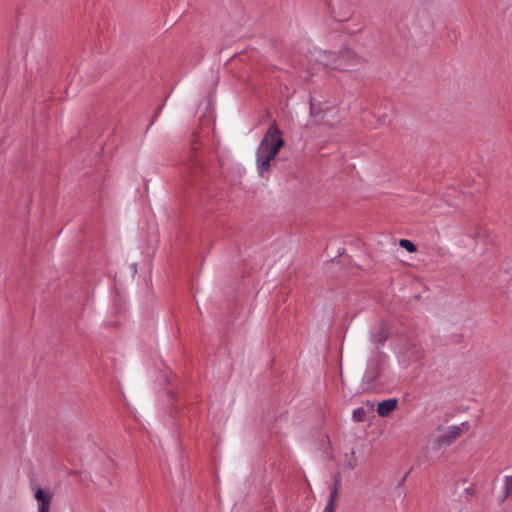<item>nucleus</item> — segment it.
Wrapping results in <instances>:
<instances>
[{"mask_svg": "<svg viewBox=\"0 0 512 512\" xmlns=\"http://www.w3.org/2000/svg\"><path fill=\"white\" fill-rule=\"evenodd\" d=\"M284 146V140L276 123L268 128L256 151V165L260 175L268 172L272 162Z\"/></svg>", "mask_w": 512, "mask_h": 512, "instance_id": "obj_1", "label": "nucleus"}, {"mask_svg": "<svg viewBox=\"0 0 512 512\" xmlns=\"http://www.w3.org/2000/svg\"><path fill=\"white\" fill-rule=\"evenodd\" d=\"M353 59L349 62L342 59V57H338V53L325 51L317 49L313 52L314 60L322 65L323 67H327L333 70H349L350 68L360 64L362 62V58L359 55H352Z\"/></svg>", "mask_w": 512, "mask_h": 512, "instance_id": "obj_2", "label": "nucleus"}, {"mask_svg": "<svg viewBox=\"0 0 512 512\" xmlns=\"http://www.w3.org/2000/svg\"><path fill=\"white\" fill-rule=\"evenodd\" d=\"M465 424L449 426L445 429H437L428 441V450L438 451L443 447L451 445L463 433Z\"/></svg>", "mask_w": 512, "mask_h": 512, "instance_id": "obj_3", "label": "nucleus"}, {"mask_svg": "<svg viewBox=\"0 0 512 512\" xmlns=\"http://www.w3.org/2000/svg\"><path fill=\"white\" fill-rule=\"evenodd\" d=\"M35 498L38 501V512H50V503L52 495L38 488L35 491Z\"/></svg>", "mask_w": 512, "mask_h": 512, "instance_id": "obj_4", "label": "nucleus"}, {"mask_svg": "<svg viewBox=\"0 0 512 512\" xmlns=\"http://www.w3.org/2000/svg\"><path fill=\"white\" fill-rule=\"evenodd\" d=\"M397 399H388L380 402L377 407V412L381 417H387L397 407Z\"/></svg>", "mask_w": 512, "mask_h": 512, "instance_id": "obj_5", "label": "nucleus"}, {"mask_svg": "<svg viewBox=\"0 0 512 512\" xmlns=\"http://www.w3.org/2000/svg\"><path fill=\"white\" fill-rule=\"evenodd\" d=\"M337 498H338V491H337V488L334 487L330 492L329 500H328L323 512H335Z\"/></svg>", "mask_w": 512, "mask_h": 512, "instance_id": "obj_6", "label": "nucleus"}, {"mask_svg": "<svg viewBox=\"0 0 512 512\" xmlns=\"http://www.w3.org/2000/svg\"><path fill=\"white\" fill-rule=\"evenodd\" d=\"M512 495V476L504 478V497L508 498Z\"/></svg>", "mask_w": 512, "mask_h": 512, "instance_id": "obj_7", "label": "nucleus"}, {"mask_svg": "<svg viewBox=\"0 0 512 512\" xmlns=\"http://www.w3.org/2000/svg\"><path fill=\"white\" fill-rule=\"evenodd\" d=\"M399 245H400V247L406 249L410 253H413L416 251V246L410 240L401 239L399 241Z\"/></svg>", "mask_w": 512, "mask_h": 512, "instance_id": "obj_8", "label": "nucleus"}, {"mask_svg": "<svg viewBox=\"0 0 512 512\" xmlns=\"http://www.w3.org/2000/svg\"><path fill=\"white\" fill-rule=\"evenodd\" d=\"M349 54H352V55H358L357 53H355L354 51H351L350 49H342L338 52V57H342L343 60L345 61H348L349 60L351 61L353 59V57L349 56Z\"/></svg>", "mask_w": 512, "mask_h": 512, "instance_id": "obj_9", "label": "nucleus"}, {"mask_svg": "<svg viewBox=\"0 0 512 512\" xmlns=\"http://www.w3.org/2000/svg\"><path fill=\"white\" fill-rule=\"evenodd\" d=\"M365 410L363 408H358L353 412V419L357 422H362L365 420Z\"/></svg>", "mask_w": 512, "mask_h": 512, "instance_id": "obj_10", "label": "nucleus"}]
</instances>
